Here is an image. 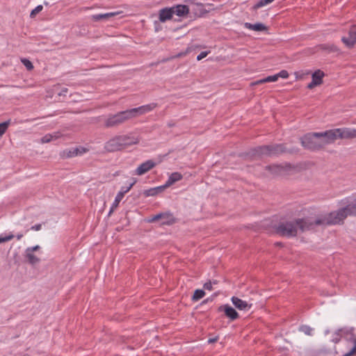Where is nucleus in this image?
Instances as JSON below:
<instances>
[{"instance_id":"1","label":"nucleus","mask_w":356,"mask_h":356,"mask_svg":"<svg viewBox=\"0 0 356 356\" xmlns=\"http://www.w3.org/2000/svg\"><path fill=\"white\" fill-rule=\"evenodd\" d=\"M343 201L346 204L345 207L316 218V223L326 225H341L348 216H356V198L345 199Z\"/></svg>"},{"instance_id":"2","label":"nucleus","mask_w":356,"mask_h":356,"mask_svg":"<svg viewBox=\"0 0 356 356\" xmlns=\"http://www.w3.org/2000/svg\"><path fill=\"white\" fill-rule=\"evenodd\" d=\"M316 222V219L312 221L308 218H298L291 221L280 222L275 227V232L282 236L295 237L298 234V229L304 232L313 229L315 225H318Z\"/></svg>"},{"instance_id":"3","label":"nucleus","mask_w":356,"mask_h":356,"mask_svg":"<svg viewBox=\"0 0 356 356\" xmlns=\"http://www.w3.org/2000/svg\"><path fill=\"white\" fill-rule=\"evenodd\" d=\"M302 147L312 151H318L323 148L318 132H311L300 138Z\"/></svg>"},{"instance_id":"4","label":"nucleus","mask_w":356,"mask_h":356,"mask_svg":"<svg viewBox=\"0 0 356 356\" xmlns=\"http://www.w3.org/2000/svg\"><path fill=\"white\" fill-rule=\"evenodd\" d=\"M132 119L129 109L120 111L115 114L109 115L104 121V127L112 128L118 127Z\"/></svg>"},{"instance_id":"5","label":"nucleus","mask_w":356,"mask_h":356,"mask_svg":"<svg viewBox=\"0 0 356 356\" xmlns=\"http://www.w3.org/2000/svg\"><path fill=\"white\" fill-rule=\"evenodd\" d=\"M252 152L255 156H275L286 152V149L283 144H275L257 147Z\"/></svg>"},{"instance_id":"6","label":"nucleus","mask_w":356,"mask_h":356,"mask_svg":"<svg viewBox=\"0 0 356 356\" xmlns=\"http://www.w3.org/2000/svg\"><path fill=\"white\" fill-rule=\"evenodd\" d=\"M323 148L331 143H334L338 139L337 129L327 130L323 132H318Z\"/></svg>"},{"instance_id":"7","label":"nucleus","mask_w":356,"mask_h":356,"mask_svg":"<svg viewBox=\"0 0 356 356\" xmlns=\"http://www.w3.org/2000/svg\"><path fill=\"white\" fill-rule=\"evenodd\" d=\"M157 106L158 104L156 103H150L149 104L143 105L138 108H131L129 109V111L132 118H135L138 116L153 111L155 108L157 107Z\"/></svg>"},{"instance_id":"8","label":"nucleus","mask_w":356,"mask_h":356,"mask_svg":"<svg viewBox=\"0 0 356 356\" xmlns=\"http://www.w3.org/2000/svg\"><path fill=\"white\" fill-rule=\"evenodd\" d=\"M291 165L289 163L283 165L273 164L266 165L265 169L269 172L272 175H285L286 172L291 169Z\"/></svg>"},{"instance_id":"9","label":"nucleus","mask_w":356,"mask_h":356,"mask_svg":"<svg viewBox=\"0 0 356 356\" xmlns=\"http://www.w3.org/2000/svg\"><path fill=\"white\" fill-rule=\"evenodd\" d=\"M88 149L83 147H78L74 148L66 149L60 153V156L63 159H69L78 155L86 153Z\"/></svg>"},{"instance_id":"10","label":"nucleus","mask_w":356,"mask_h":356,"mask_svg":"<svg viewBox=\"0 0 356 356\" xmlns=\"http://www.w3.org/2000/svg\"><path fill=\"white\" fill-rule=\"evenodd\" d=\"M341 41L348 48H353L356 44V26H352L348 32V37H342Z\"/></svg>"},{"instance_id":"11","label":"nucleus","mask_w":356,"mask_h":356,"mask_svg":"<svg viewBox=\"0 0 356 356\" xmlns=\"http://www.w3.org/2000/svg\"><path fill=\"white\" fill-rule=\"evenodd\" d=\"M156 163L153 160H147L141 163L134 171L136 175L141 176L156 166Z\"/></svg>"},{"instance_id":"12","label":"nucleus","mask_w":356,"mask_h":356,"mask_svg":"<svg viewBox=\"0 0 356 356\" xmlns=\"http://www.w3.org/2000/svg\"><path fill=\"white\" fill-rule=\"evenodd\" d=\"M104 149L108 152H113L122 149L118 136L108 140L104 145Z\"/></svg>"},{"instance_id":"13","label":"nucleus","mask_w":356,"mask_h":356,"mask_svg":"<svg viewBox=\"0 0 356 356\" xmlns=\"http://www.w3.org/2000/svg\"><path fill=\"white\" fill-rule=\"evenodd\" d=\"M338 139H349L356 138V129L351 128H337Z\"/></svg>"},{"instance_id":"14","label":"nucleus","mask_w":356,"mask_h":356,"mask_svg":"<svg viewBox=\"0 0 356 356\" xmlns=\"http://www.w3.org/2000/svg\"><path fill=\"white\" fill-rule=\"evenodd\" d=\"M167 218L168 220H165L161 221L162 225H172L175 222V218L170 213H159L155 216H154L151 219L149 220V222H156L159 220H161L162 218Z\"/></svg>"},{"instance_id":"15","label":"nucleus","mask_w":356,"mask_h":356,"mask_svg":"<svg viewBox=\"0 0 356 356\" xmlns=\"http://www.w3.org/2000/svg\"><path fill=\"white\" fill-rule=\"evenodd\" d=\"M218 312H224L225 316L232 321H234L238 318V312L229 305H221L218 307Z\"/></svg>"},{"instance_id":"16","label":"nucleus","mask_w":356,"mask_h":356,"mask_svg":"<svg viewBox=\"0 0 356 356\" xmlns=\"http://www.w3.org/2000/svg\"><path fill=\"white\" fill-rule=\"evenodd\" d=\"M118 138L120 141L122 149L139 143L138 138L132 136L122 135L118 136Z\"/></svg>"},{"instance_id":"17","label":"nucleus","mask_w":356,"mask_h":356,"mask_svg":"<svg viewBox=\"0 0 356 356\" xmlns=\"http://www.w3.org/2000/svg\"><path fill=\"white\" fill-rule=\"evenodd\" d=\"M231 300L233 305L239 310L248 311L252 307V304H249L238 297L233 296Z\"/></svg>"},{"instance_id":"18","label":"nucleus","mask_w":356,"mask_h":356,"mask_svg":"<svg viewBox=\"0 0 356 356\" xmlns=\"http://www.w3.org/2000/svg\"><path fill=\"white\" fill-rule=\"evenodd\" d=\"M174 15L173 8H164L159 10V19L161 22H165L167 20H170L172 18Z\"/></svg>"},{"instance_id":"19","label":"nucleus","mask_w":356,"mask_h":356,"mask_svg":"<svg viewBox=\"0 0 356 356\" xmlns=\"http://www.w3.org/2000/svg\"><path fill=\"white\" fill-rule=\"evenodd\" d=\"M172 8H173L174 14L179 17L184 16L189 13L188 6L186 5H177L172 7Z\"/></svg>"},{"instance_id":"20","label":"nucleus","mask_w":356,"mask_h":356,"mask_svg":"<svg viewBox=\"0 0 356 356\" xmlns=\"http://www.w3.org/2000/svg\"><path fill=\"white\" fill-rule=\"evenodd\" d=\"M244 26L246 29L255 31H267L268 29L267 26L262 23L251 24L249 22H246L245 23Z\"/></svg>"},{"instance_id":"21","label":"nucleus","mask_w":356,"mask_h":356,"mask_svg":"<svg viewBox=\"0 0 356 356\" xmlns=\"http://www.w3.org/2000/svg\"><path fill=\"white\" fill-rule=\"evenodd\" d=\"M165 187L163 186L151 188L143 191V195L145 197L155 196L157 194L163 191Z\"/></svg>"},{"instance_id":"22","label":"nucleus","mask_w":356,"mask_h":356,"mask_svg":"<svg viewBox=\"0 0 356 356\" xmlns=\"http://www.w3.org/2000/svg\"><path fill=\"white\" fill-rule=\"evenodd\" d=\"M183 178V176L181 173L175 172L172 173L165 184H164V186L165 188L172 185L174 183L181 180Z\"/></svg>"},{"instance_id":"23","label":"nucleus","mask_w":356,"mask_h":356,"mask_svg":"<svg viewBox=\"0 0 356 356\" xmlns=\"http://www.w3.org/2000/svg\"><path fill=\"white\" fill-rule=\"evenodd\" d=\"M324 76V72L320 70H318L312 74V80L319 86L323 83V78Z\"/></svg>"},{"instance_id":"24","label":"nucleus","mask_w":356,"mask_h":356,"mask_svg":"<svg viewBox=\"0 0 356 356\" xmlns=\"http://www.w3.org/2000/svg\"><path fill=\"white\" fill-rule=\"evenodd\" d=\"M116 15L115 13H107L104 14H96L92 15V19L95 22H98L103 19H107L111 17H113Z\"/></svg>"},{"instance_id":"25","label":"nucleus","mask_w":356,"mask_h":356,"mask_svg":"<svg viewBox=\"0 0 356 356\" xmlns=\"http://www.w3.org/2000/svg\"><path fill=\"white\" fill-rule=\"evenodd\" d=\"M59 138V133L47 134L41 138V143H47Z\"/></svg>"},{"instance_id":"26","label":"nucleus","mask_w":356,"mask_h":356,"mask_svg":"<svg viewBox=\"0 0 356 356\" xmlns=\"http://www.w3.org/2000/svg\"><path fill=\"white\" fill-rule=\"evenodd\" d=\"M25 252V257L30 264L34 265L40 262V259L33 254V252H29V251L27 250H26Z\"/></svg>"},{"instance_id":"27","label":"nucleus","mask_w":356,"mask_h":356,"mask_svg":"<svg viewBox=\"0 0 356 356\" xmlns=\"http://www.w3.org/2000/svg\"><path fill=\"white\" fill-rule=\"evenodd\" d=\"M277 79H278V76H277V74H275L273 76H268L264 79L257 81L252 83V85H258V84H261V83H266V82H274V81H277Z\"/></svg>"},{"instance_id":"28","label":"nucleus","mask_w":356,"mask_h":356,"mask_svg":"<svg viewBox=\"0 0 356 356\" xmlns=\"http://www.w3.org/2000/svg\"><path fill=\"white\" fill-rule=\"evenodd\" d=\"M137 180L136 179H134L133 182L129 184V186H122L120 188V191L118 192V195H119L120 197H124V195L128 193L131 188L135 185Z\"/></svg>"},{"instance_id":"29","label":"nucleus","mask_w":356,"mask_h":356,"mask_svg":"<svg viewBox=\"0 0 356 356\" xmlns=\"http://www.w3.org/2000/svg\"><path fill=\"white\" fill-rule=\"evenodd\" d=\"M205 296V292L202 289H196L192 297L193 301H197L202 298Z\"/></svg>"},{"instance_id":"30","label":"nucleus","mask_w":356,"mask_h":356,"mask_svg":"<svg viewBox=\"0 0 356 356\" xmlns=\"http://www.w3.org/2000/svg\"><path fill=\"white\" fill-rule=\"evenodd\" d=\"M122 198L123 197H120L119 195L117 194V195H116V197L115 198V200H114V202L112 204V206H111V209L109 211L108 215H111V213L114 211V209H116L118 207L119 203L122 200Z\"/></svg>"},{"instance_id":"31","label":"nucleus","mask_w":356,"mask_h":356,"mask_svg":"<svg viewBox=\"0 0 356 356\" xmlns=\"http://www.w3.org/2000/svg\"><path fill=\"white\" fill-rule=\"evenodd\" d=\"M299 330L304 332L305 334L311 336L312 335L313 329L307 325H301L299 328Z\"/></svg>"},{"instance_id":"32","label":"nucleus","mask_w":356,"mask_h":356,"mask_svg":"<svg viewBox=\"0 0 356 356\" xmlns=\"http://www.w3.org/2000/svg\"><path fill=\"white\" fill-rule=\"evenodd\" d=\"M21 62L29 71L32 70L34 67L33 63L27 58H21Z\"/></svg>"},{"instance_id":"33","label":"nucleus","mask_w":356,"mask_h":356,"mask_svg":"<svg viewBox=\"0 0 356 356\" xmlns=\"http://www.w3.org/2000/svg\"><path fill=\"white\" fill-rule=\"evenodd\" d=\"M10 120H9L8 121L0 123V136L5 134L10 124Z\"/></svg>"},{"instance_id":"34","label":"nucleus","mask_w":356,"mask_h":356,"mask_svg":"<svg viewBox=\"0 0 356 356\" xmlns=\"http://www.w3.org/2000/svg\"><path fill=\"white\" fill-rule=\"evenodd\" d=\"M43 9V6L42 5H39L38 6H36L31 12V14H30V17L31 18H33L35 17V15L37 14H38L40 12H41Z\"/></svg>"},{"instance_id":"35","label":"nucleus","mask_w":356,"mask_h":356,"mask_svg":"<svg viewBox=\"0 0 356 356\" xmlns=\"http://www.w3.org/2000/svg\"><path fill=\"white\" fill-rule=\"evenodd\" d=\"M14 237H15V236L13 234H10L5 236H3L2 235H1L0 236V243L9 241L12 240Z\"/></svg>"},{"instance_id":"36","label":"nucleus","mask_w":356,"mask_h":356,"mask_svg":"<svg viewBox=\"0 0 356 356\" xmlns=\"http://www.w3.org/2000/svg\"><path fill=\"white\" fill-rule=\"evenodd\" d=\"M341 338H343V337H342V336H341V332H339V330H337V331L334 333V337H333V338H332V341L334 343H338V342L341 340Z\"/></svg>"},{"instance_id":"37","label":"nucleus","mask_w":356,"mask_h":356,"mask_svg":"<svg viewBox=\"0 0 356 356\" xmlns=\"http://www.w3.org/2000/svg\"><path fill=\"white\" fill-rule=\"evenodd\" d=\"M266 3L264 0H259L253 7V10H257L264 6H266Z\"/></svg>"},{"instance_id":"38","label":"nucleus","mask_w":356,"mask_h":356,"mask_svg":"<svg viewBox=\"0 0 356 356\" xmlns=\"http://www.w3.org/2000/svg\"><path fill=\"white\" fill-rule=\"evenodd\" d=\"M277 76H278V78L279 77H282L283 79H286L289 77V73L286 70H282L280 71L279 73L276 74Z\"/></svg>"},{"instance_id":"39","label":"nucleus","mask_w":356,"mask_h":356,"mask_svg":"<svg viewBox=\"0 0 356 356\" xmlns=\"http://www.w3.org/2000/svg\"><path fill=\"white\" fill-rule=\"evenodd\" d=\"M210 51H202L197 56V60H202V58H205L209 54Z\"/></svg>"},{"instance_id":"40","label":"nucleus","mask_w":356,"mask_h":356,"mask_svg":"<svg viewBox=\"0 0 356 356\" xmlns=\"http://www.w3.org/2000/svg\"><path fill=\"white\" fill-rule=\"evenodd\" d=\"M203 287L205 290L211 291L213 289L212 282L211 281H209L204 283Z\"/></svg>"},{"instance_id":"41","label":"nucleus","mask_w":356,"mask_h":356,"mask_svg":"<svg viewBox=\"0 0 356 356\" xmlns=\"http://www.w3.org/2000/svg\"><path fill=\"white\" fill-rule=\"evenodd\" d=\"M40 247L38 245H35L33 247L27 248L26 249V250L29 251V252H33L34 251H37V250H40Z\"/></svg>"},{"instance_id":"42","label":"nucleus","mask_w":356,"mask_h":356,"mask_svg":"<svg viewBox=\"0 0 356 356\" xmlns=\"http://www.w3.org/2000/svg\"><path fill=\"white\" fill-rule=\"evenodd\" d=\"M41 228H42L41 224H36V225L32 226L31 227V229L34 230V231H39L41 229Z\"/></svg>"},{"instance_id":"43","label":"nucleus","mask_w":356,"mask_h":356,"mask_svg":"<svg viewBox=\"0 0 356 356\" xmlns=\"http://www.w3.org/2000/svg\"><path fill=\"white\" fill-rule=\"evenodd\" d=\"M317 86L318 85L312 80V81L307 85V88L312 89Z\"/></svg>"},{"instance_id":"44","label":"nucleus","mask_w":356,"mask_h":356,"mask_svg":"<svg viewBox=\"0 0 356 356\" xmlns=\"http://www.w3.org/2000/svg\"><path fill=\"white\" fill-rule=\"evenodd\" d=\"M186 54V52H181V53H179L178 54L175 55V56H171L170 58H179V57L185 56Z\"/></svg>"},{"instance_id":"45","label":"nucleus","mask_w":356,"mask_h":356,"mask_svg":"<svg viewBox=\"0 0 356 356\" xmlns=\"http://www.w3.org/2000/svg\"><path fill=\"white\" fill-rule=\"evenodd\" d=\"M217 340H218V338H216H216H212V339H209L208 340V342H209V343H214V342L217 341Z\"/></svg>"},{"instance_id":"46","label":"nucleus","mask_w":356,"mask_h":356,"mask_svg":"<svg viewBox=\"0 0 356 356\" xmlns=\"http://www.w3.org/2000/svg\"><path fill=\"white\" fill-rule=\"evenodd\" d=\"M175 125V123L173 122L172 121H170V122H168V127H172Z\"/></svg>"},{"instance_id":"47","label":"nucleus","mask_w":356,"mask_h":356,"mask_svg":"<svg viewBox=\"0 0 356 356\" xmlns=\"http://www.w3.org/2000/svg\"><path fill=\"white\" fill-rule=\"evenodd\" d=\"M23 236H24L23 234L19 233L16 235V238L17 240H20L23 237Z\"/></svg>"},{"instance_id":"48","label":"nucleus","mask_w":356,"mask_h":356,"mask_svg":"<svg viewBox=\"0 0 356 356\" xmlns=\"http://www.w3.org/2000/svg\"><path fill=\"white\" fill-rule=\"evenodd\" d=\"M172 58H170V57H169V58H163V59L161 60V62H162V63H165V62L169 61V60H172Z\"/></svg>"},{"instance_id":"49","label":"nucleus","mask_w":356,"mask_h":356,"mask_svg":"<svg viewBox=\"0 0 356 356\" xmlns=\"http://www.w3.org/2000/svg\"><path fill=\"white\" fill-rule=\"evenodd\" d=\"M266 5L268 4V3H272L274 0H264Z\"/></svg>"},{"instance_id":"50","label":"nucleus","mask_w":356,"mask_h":356,"mask_svg":"<svg viewBox=\"0 0 356 356\" xmlns=\"http://www.w3.org/2000/svg\"><path fill=\"white\" fill-rule=\"evenodd\" d=\"M33 120H29V119H27V120H25L24 121H22L21 122H31Z\"/></svg>"},{"instance_id":"51","label":"nucleus","mask_w":356,"mask_h":356,"mask_svg":"<svg viewBox=\"0 0 356 356\" xmlns=\"http://www.w3.org/2000/svg\"><path fill=\"white\" fill-rule=\"evenodd\" d=\"M212 282V285L218 284V281H216V280H214L213 282Z\"/></svg>"},{"instance_id":"52","label":"nucleus","mask_w":356,"mask_h":356,"mask_svg":"<svg viewBox=\"0 0 356 356\" xmlns=\"http://www.w3.org/2000/svg\"><path fill=\"white\" fill-rule=\"evenodd\" d=\"M67 91V88H64V89L62 90V92H66Z\"/></svg>"},{"instance_id":"53","label":"nucleus","mask_w":356,"mask_h":356,"mask_svg":"<svg viewBox=\"0 0 356 356\" xmlns=\"http://www.w3.org/2000/svg\"><path fill=\"white\" fill-rule=\"evenodd\" d=\"M161 220V221H163V220H168V218L165 217V218H162Z\"/></svg>"},{"instance_id":"54","label":"nucleus","mask_w":356,"mask_h":356,"mask_svg":"<svg viewBox=\"0 0 356 356\" xmlns=\"http://www.w3.org/2000/svg\"><path fill=\"white\" fill-rule=\"evenodd\" d=\"M195 0H189L190 2H193Z\"/></svg>"}]
</instances>
